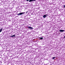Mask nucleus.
Masks as SVG:
<instances>
[{
    "mask_svg": "<svg viewBox=\"0 0 65 65\" xmlns=\"http://www.w3.org/2000/svg\"><path fill=\"white\" fill-rule=\"evenodd\" d=\"M59 31L61 32H64V30H59Z\"/></svg>",
    "mask_w": 65,
    "mask_h": 65,
    "instance_id": "obj_2",
    "label": "nucleus"
},
{
    "mask_svg": "<svg viewBox=\"0 0 65 65\" xmlns=\"http://www.w3.org/2000/svg\"><path fill=\"white\" fill-rule=\"evenodd\" d=\"M46 15L45 14L43 16V18H46Z\"/></svg>",
    "mask_w": 65,
    "mask_h": 65,
    "instance_id": "obj_3",
    "label": "nucleus"
},
{
    "mask_svg": "<svg viewBox=\"0 0 65 65\" xmlns=\"http://www.w3.org/2000/svg\"><path fill=\"white\" fill-rule=\"evenodd\" d=\"M26 1H29V0H25Z\"/></svg>",
    "mask_w": 65,
    "mask_h": 65,
    "instance_id": "obj_14",
    "label": "nucleus"
},
{
    "mask_svg": "<svg viewBox=\"0 0 65 65\" xmlns=\"http://www.w3.org/2000/svg\"><path fill=\"white\" fill-rule=\"evenodd\" d=\"M40 40H41V39H43V38L42 37H41V38H39Z\"/></svg>",
    "mask_w": 65,
    "mask_h": 65,
    "instance_id": "obj_5",
    "label": "nucleus"
},
{
    "mask_svg": "<svg viewBox=\"0 0 65 65\" xmlns=\"http://www.w3.org/2000/svg\"><path fill=\"white\" fill-rule=\"evenodd\" d=\"M23 14V12L20 13H19L18 14V15H22Z\"/></svg>",
    "mask_w": 65,
    "mask_h": 65,
    "instance_id": "obj_1",
    "label": "nucleus"
},
{
    "mask_svg": "<svg viewBox=\"0 0 65 65\" xmlns=\"http://www.w3.org/2000/svg\"><path fill=\"white\" fill-rule=\"evenodd\" d=\"M23 14H24L25 13V12H23Z\"/></svg>",
    "mask_w": 65,
    "mask_h": 65,
    "instance_id": "obj_13",
    "label": "nucleus"
},
{
    "mask_svg": "<svg viewBox=\"0 0 65 65\" xmlns=\"http://www.w3.org/2000/svg\"><path fill=\"white\" fill-rule=\"evenodd\" d=\"M34 1H35V0H31V2Z\"/></svg>",
    "mask_w": 65,
    "mask_h": 65,
    "instance_id": "obj_10",
    "label": "nucleus"
},
{
    "mask_svg": "<svg viewBox=\"0 0 65 65\" xmlns=\"http://www.w3.org/2000/svg\"><path fill=\"white\" fill-rule=\"evenodd\" d=\"M64 5L63 7H64V8H65V5Z\"/></svg>",
    "mask_w": 65,
    "mask_h": 65,
    "instance_id": "obj_12",
    "label": "nucleus"
},
{
    "mask_svg": "<svg viewBox=\"0 0 65 65\" xmlns=\"http://www.w3.org/2000/svg\"><path fill=\"white\" fill-rule=\"evenodd\" d=\"M15 35H13V36H11V37H15Z\"/></svg>",
    "mask_w": 65,
    "mask_h": 65,
    "instance_id": "obj_6",
    "label": "nucleus"
},
{
    "mask_svg": "<svg viewBox=\"0 0 65 65\" xmlns=\"http://www.w3.org/2000/svg\"><path fill=\"white\" fill-rule=\"evenodd\" d=\"M28 28H30V29H33V27H28Z\"/></svg>",
    "mask_w": 65,
    "mask_h": 65,
    "instance_id": "obj_4",
    "label": "nucleus"
},
{
    "mask_svg": "<svg viewBox=\"0 0 65 65\" xmlns=\"http://www.w3.org/2000/svg\"><path fill=\"white\" fill-rule=\"evenodd\" d=\"M55 58L56 57H53L52 58V59H53V60H54V59H55Z\"/></svg>",
    "mask_w": 65,
    "mask_h": 65,
    "instance_id": "obj_8",
    "label": "nucleus"
},
{
    "mask_svg": "<svg viewBox=\"0 0 65 65\" xmlns=\"http://www.w3.org/2000/svg\"><path fill=\"white\" fill-rule=\"evenodd\" d=\"M35 0V1H36V0Z\"/></svg>",
    "mask_w": 65,
    "mask_h": 65,
    "instance_id": "obj_17",
    "label": "nucleus"
},
{
    "mask_svg": "<svg viewBox=\"0 0 65 65\" xmlns=\"http://www.w3.org/2000/svg\"><path fill=\"white\" fill-rule=\"evenodd\" d=\"M3 29H2L1 28V29H0V33L2 31Z\"/></svg>",
    "mask_w": 65,
    "mask_h": 65,
    "instance_id": "obj_7",
    "label": "nucleus"
},
{
    "mask_svg": "<svg viewBox=\"0 0 65 65\" xmlns=\"http://www.w3.org/2000/svg\"><path fill=\"white\" fill-rule=\"evenodd\" d=\"M29 2H32L31 0H29Z\"/></svg>",
    "mask_w": 65,
    "mask_h": 65,
    "instance_id": "obj_9",
    "label": "nucleus"
},
{
    "mask_svg": "<svg viewBox=\"0 0 65 65\" xmlns=\"http://www.w3.org/2000/svg\"><path fill=\"white\" fill-rule=\"evenodd\" d=\"M28 12V11H27V12H26V13H27V12Z\"/></svg>",
    "mask_w": 65,
    "mask_h": 65,
    "instance_id": "obj_15",
    "label": "nucleus"
},
{
    "mask_svg": "<svg viewBox=\"0 0 65 65\" xmlns=\"http://www.w3.org/2000/svg\"><path fill=\"white\" fill-rule=\"evenodd\" d=\"M46 16L47 17V16H48V14H46Z\"/></svg>",
    "mask_w": 65,
    "mask_h": 65,
    "instance_id": "obj_11",
    "label": "nucleus"
},
{
    "mask_svg": "<svg viewBox=\"0 0 65 65\" xmlns=\"http://www.w3.org/2000/svg\"><path fill=\"white\" fill-rule=\"evenodd\" d=\"M64 38H65V36H64Z\"/></svg>",
    "mask_w": 65,
    "mask_h": 65,
    "instance_id": "obj_16",
    "label": "nucleus"
}]
</instances>
